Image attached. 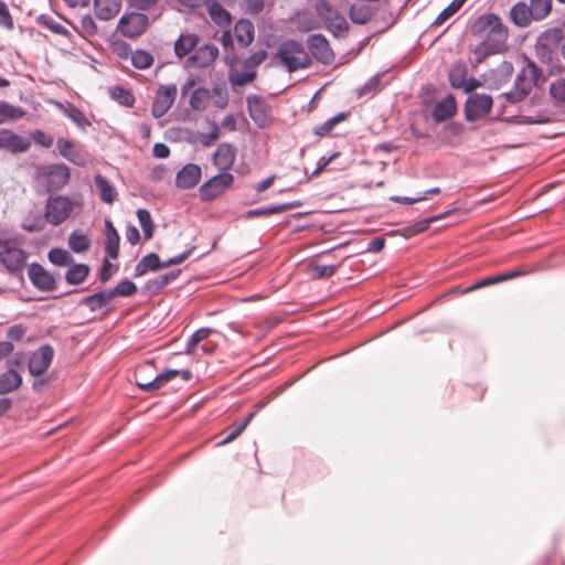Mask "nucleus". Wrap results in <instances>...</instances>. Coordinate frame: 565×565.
Wrapping results in <instances>:
<instances>
[{
    "mask_svg": "<svg viewBox=\"0 0 565 565\" xmlns=\"http://www.w3.org/2000/svg\"><path fill=\"white\" fill-rule=\"evenodd\" d=\"M470 33L480 40L473 49L477 63L507 50L509 31L501 18L494 13L478 17L470 26Z\"/></svg>",
    "mask_w": 565,
    "mask_h": 565,
    "instance_id": "obj_1",
    "label": "nucleus"
},
{
    "mask_svg": "<svg viewBox=\"0 0 565 565\" xmlns=\"http://www.w3.org/2000/svg\"><path fill=\"white\" fill-rule=\"evenodd\" d=\"M275 57L287 68L288 72L307 68L311 63L303 45L292 40L281 43Z\"/></svg>",
    "mask_w": 565,
    "mask_h": 565,
    "instance_id": "obj_2",
    "label": "nucleus"
},
{
    "mask_svg": "<svg viewBox=\"0 0 565 565\" xmlns=\"http://www.w3.org/2000/svg\"><path fill=\"white\" fill-rule=\"evenodd\" d=\"M151 21L148 14L132 10L120 17L116 31L124 38L136 40L146 33Z\"/></svg>",
    "mask_w": 565,
    "mask_h": 565,
    "instance_id": "obj_3",
    "label": "nucleus"
},
{
    "mask_svg": "<svg viewBox=\"0 0 565 565\" xmlns=\"http://www.w3.org/2000/svg\"><path fill=\"white\" fill-rule=\"evenodd\" d=\"M70 178V169L63 163L46 164L38 169V180L47 191H57L64 188Z\"/></svg>",
    "mask_w": 565,
    "mask_h": 565,
    "instance_id": "obj_4",
    "label": "nucleus"
},
{
    "mask_svg": "<svg viewBox=\"0 0 565 565\" xmlns=\"http://www.w3.org/2000/svg\"><path fill=\"white\" fill-rule=\"evenodd\" d=\"M233 32L234 35L231 30H225L221 35L220 41L225 50L233 49V38L242 49H247L255 40V28L248 19L238 20L234 25Z\"/></svg>",
    "mask_w": 565,
    "mask_h": 565,
    "instance_id": "obj_5",
    "label": "nucleus"
},
{
    "mask_svg": "<svg viewBox=\"0 0 565 565\" xmlns=\"http://www.w3.org/2000/svg\"><path fill=\"white\" fill-rule=\"evenodd\" d=\"M317 14L323 20L326 28L334 35L348 31L345 18L327 0H319L316 3Z\"/></svg>",
    "mask_w": 565,
    "mask_h": 565,
    "instance_id": "obj_6",
    "label": "nucleus"
},
{
    "mask_svg": "<svg viewBox=\"0 0 565 565\" xmlns=\"http://www.w3.org/2000/svg\"><path fill=\"white\" fill-rule=\"evenodd\" d=\"M194 248H190L189 250L172 257L166 262H161L159 256L154 253L148 254L143 256L135 267V276L140 277L147 274L148 271H156L161 268H166L172 265H179L183 263L185 259L190 257Z\"/></svg>",
    "mask_w": 565,
    "mask_h": 565,
    "instance_id": "obj_7",
    "label": "nucleus"
},
{
    "mask_svg": "<svg viewBox=\"0 0 565 565\" xmlns=\"http://www.w3.org/2000/svg\"><path fill=\"white\" fill-rule=\"evenodd\" d=\"M73 211V202L63 195L49 199L45 206V218L53 225L63 223Z\"/></svg>",
    "mask_w": 565,
    "mask_h": 565,
    "instance_id": "obj_8",
    "label": "nucleus"
},
{
    "mask_svg": "<svg viewBox=\"0 0 565 565\" xmlns=\"http://www.w3.org/2000/svg\"><path fill=\"white\" fill-rule=\"evenodd\" d=\"M234 182L233 174L223 172L214 175L205 183H203L199 190L200 198L202 201L207 202L221 195L227 189L232 186Z\"/></svg>",
    "mask_w": 565,
    "mask_h": 565,
    "instance_id": "obj_9",
    "label": "nucleus"
},
{
    "mask_svg": "<svg viewBox=\"0 0 565 565\" xmlns=\"http://www.w3.org/2000/svg\"><path fill=\"white\" fill-rule=\"evenodd\" d=\"M493 105L492 97L486 94L470 95L465 105V116L468 121H476L487 116Z\"/></svg>",
    "mask_w": 565,
    "mask_h": 565,
    "instance_id": "obj_10",
    "label": "nucleus"
},
{
    "mask_svg": "<svg viewBox=\"0 0 565 565\" xmlns=\"http://www.w3.org/2000/svg\"><path fill=\"white\" fill-rule=\"evenodd\" d=\"M214 96L220 97L215 102V105L223 108L226 105V97L222 96V89L220 87H214L212 90L205 87L196 88L190 97V106L196 111H203L209 107Z\"/></svg>",
    "mask_w": 565,
    "mask_h": 565,
    "instance_id": "obj_11",
    "label": "nucleus"
},
{
    "mask_svg": "<svg viewBox=\"0 0 565 565\" xmlns=\"http://www.w3.org/2000/svg\"><path fill=\"white\" fill-rule=\"evenodd\" d=\"M178 88L175 85H161L156 92L151 107V114L154 118H161L172 107Z\"/></svg>",
    "mask_w": 565,
    "mask_h": 565,
    "instance_id": "obj_12",
    "label": "nucleus"
},
{
    "mask_svg": "<svg viewBox=\"0 0 565 565\" xmlns=\"http://www.w3.org/2000/svg\"><path fill=\"white\" fill-rule=\"evenodd\" d=\"M307 46L311 55L320 63L329 65L335 60L329 41L322 34H312L307 40Z\"/></svg>",
    "mask_w": 565,
    "mask_h": 565,
    "instance_id": "obj_13",
    "label": "nucleus"
},
{
    "mask_svg": "<svg viewBox=\"0 0 565 565\" xmlns=\"http://www.w3.org/2000/svg\"><path fill=\"white\" fill-rule=\"evenodd\" d=\"M54 358V349L49 345H42L38 352V393L45 385L56 381L55 373L45 374Z\"/></svg>",
    "mask_w": 565,
    "mask_h": 565,
    "instance_id": "obj_14",
    "label": "nucleus"
},
{
    "mask_svg": "<svg viewBox=\"0 0 565 565\" xmlns=\"http://www.w3.org/2000/svg\"><path fill=\"white\" fill-rule=\"evenodd\" d=\"M217 57V46L209 43L196 49L194 53L188 57L186 65L193 68H205L211 66Z\"/></svg>",
    "mask_w": 565,
    "mask_h": 565,
    "instance_id": "obj_15",
    "label": "nucleus"
},
{
    "mask_svg": "<svg viewBox=\"0 0 565 565\" xmlns=\"http://www.w3.org/2000/svg\"><path fill=\"white\" fill-rule=\"evenodd\" d=\"M31 145L30 139L8 129H0V150L15 154L29 150Z\"/></svg>",
    "mask_w": 565,
    "mask_h": 565,
    "instance_id": "obj_16",
    "label": "nucleus"
},
{
    "mask_svg": "<svg viewBox=\"0 0 565 565\" xmlns=\"http://www.w3.org/2000/svg\"><path fill=\"white\" fill-rule=\"evenodd\" d=\"M247 107L250 118L254 122L264 128L270 122V108L265 100L258 96L247 98Z\"/></svg>",
    "mask_w": 565,
    "mask_h": 565,
    "instance_id": "obj_17",
    "label": "nucleus"
},
{
    "mask_svg": "<svg viewBox=\"0 0 565 565\" xmlns=\"http://www.w3.org/2000/svg\"><path fill=\"white\" fill-rule=\"evenodd\" d=\"M202 171L200 166L194 163L185 164L175 177V185L180 189H192L201 180Z\"/></svg>",
    "mask_w": 565,
    "mask_h": 565,
    "instance_id": "obj_18",
    "label": "nucleus"
},
{
    "mask_svg": "<svg viewBox=\"0 0 565 565\" xmlns=\"http://www.w3.org/2000/svg\"><path fill=\"white\" fill-rule=\"evenodd\" d=\"M562 31L552 29L544 32L537 40L536 51L543 57L551 60V54L558 46L562 41Z\"/></svg>",
    "mask_w": 565,
    "mask_h": 565,
    "instance_id": "obj_19",
    "label": "nucleus"
},
{
    "mask_svg": "<svg viewBox=\"0 0 565 565\" xmlns=\"http://www.w3.org/2000/svg\"><path fill=\"white\" fill-rule=\"evenodd\" d=\"M236 149L230 143H221L213 154V162L217 169L226 172L235 161Z\"/></svg>",
    "mask_w": 565,
    "mask_h": 565,
    "instance_id": "obj_20",
    "label": "nucleus"
},
{
    "mask_svg": "<svg viewBox=\"0 0 565 565\" xmlns=\"http://www.w3.org/2000/svg\"><path fill=\"white\" fill-rule=\"evenodd\" d=\"M128 7L137 12L148 14L152 21L159 19L163 12L160 0H128Z\"/></svg>",
    "mask_w": 565,
    "mask_h": 565,
    "instance_id": "obj_21",
    "label": "nucleus"
},
{
    "mask_svg": "<svg viewBox=\"0 0 565 565\" xmlns=\"http://www.w3.org/2000/svg\"><path fill=\"white\" fill-rule=\"evenodd\" d=\"M26 260L25 253L20 248L6 247L0 253V262L11 271L21 269Z\"/></svg>",
    "mask_w": 565,
    "mask_h": 565,
    "instance_id": "obj_22",
    "label": "nucleus"
},
{
    "mask_svg": "<svg viewBox=\"0 0 565 565\" xmlns=\"http://www.w3.org/2000/svg\"><path fill=\"white\" fill-rule=\"evenodd\" d=\"M121 9V0H94L95 14L99 20L114 19Z\"/></svg>",
    "mask_w": 565,
    "mask_h": 565,
    "instance_id": "obj_23",
    "label": "nucleus"
},
{
    "mask_svg": "<svg viewBox=\"0 0 565 565\" xmlns=\"http://www.w3.org/2000/svg\"><path fill=\"white\" fill-rule=\"evenodd\" d=\"M456 111V99L451 94H449L436 104L433 111V118L436 122H441L451 118Z\"/></svg>",
    "mask_w": 565,
    "mask_h": 565,
    "instance_id": "obj_24",
    "label": "nucleus"
},
{
    "mask_svg": "<svg viewBox=\"0 0 565 565\" xmlns=\"http://www.w3.org/2000/svg\"><path fill=\"white\" fill-rule=\"evenodd\" d=\"M178 370H169L157 375L152 381H147V379H143L142 381H137V385L146 392L157 391L168 382L175 379L178 376Z\"/></svg>",
    "mask_w": 565,
    "mask_h": 565,
    "instance_id": "obj_25",
    "label": "nucleus"
},
{
    "mask_svg": "<svg viewBox=\"0 0 565 565\" xmlns=\"http://www.w3.org/2000/svg\"><path fill=\"white\" fill-rule=\"evenodd\" d=\"M523 275H525L524 270L516 269V270H511V271L500 274L497 276L487 277V278L476 282L475 285L470 286L469 288H467L466 292H470V291H473V290H477V289H480V288H483V287H487L490 285L503 282V281H507V280H510V279H513V278H516V277H520Z\"/></svg>",
    "mask_w": 565,
    "mask_h": 565,
    "instance_id": "obj_26",
    "label": "nucleus"
},
{
    "mask_svg": "<svg viewBox=\"0 0 565 565\" xmlns=\"http://www.w3.org/2000/svg\"><path fill=\"white\" fill-rule=\"evenodd\" d=\"M120 237L110 221H106V253L108 258L116 259L119 255Z\"/></svg>",
    "mask_w": 565,
    "mask_h": 565,
    "instance_id": "obj_27",
    "label": "nucleus"
},
{
    "mask_svg": "<svg viewBox=\"0 0 565 565\" xmlns=\"http://www.w3.org/2000/svg\"><path fill=\"white\" fill-rule=\"evenodd\" d=\"M526 72H530L534 76L536 74V68L533 64H530L527 70H523L521 74L518 75L516 86H520L521 90L508 94V98L513 103L523 98L533 85V79H525Z\"/></svg>",
    "mask_w": 565,
    "mask_h": 565,
    "instance_id": "obj_28",
    "label": "nucleus"
},
{
    "mask_svg": "<svg viewBox=\"0 0 565 565\" xmlns=\"http://www.w3.org/2000/svg\"><path fill=\"white\" fill-rule=\"evenodd\" d=\"M95 184L99 192L100 200L111 204L117 200L118 193L113 184L102 174L95 175Z\"/></svg>",
    "mask_w": 565,
    "mask_h": 565,
    "instance_id": "obj_29",
    "label": "nucleus"
},
{
    "mask_svg": "<svg viewBox=\"0 0 565 565\" xmlns=\"http://www.w3.org/2000/svg\"><path fill=\"white\" fill-rule=\"evenodd\" d=\"M510 17L519 26H526L532 20H534L530 6L524 2H518L514 4L511 8Z\"/></svg>",
    "mask_w": 565,
    "mask_h": 565,
    "instance_id": "obj_30",
    "label": "nucleus"
},
{
    "mask_svg": "<svg viewBox=\"0 0 565 565\" xmlns=\"http://www.w3.org/2000/svg\"><path fill=\"white\" fill-rule=\"evenodd\" d=\"M114 299V294L108 289L84 298L82 303L87 306L92 311H97L110 303Z\"/></svg>",
    "mask_w": 565,
    "mask_h": 565,
    "instance_id": "obj_31",
    "label": "nucleus"
},
{
    "mask_svg": "<svg viewBox=\"0 0 565 565\" xmlns=\"http://www.w3.org/2000/svg\"><path fill=\"white\" fill-rule=\"evenodd\" d=\"M212 21L220 26H228L232 21L231 13L218 2L212 1L207 7Z\"/></svg>",
    "mask_w": 565,
    "mask_h": 565,
    "instance_id": "obj_32",
    "label": "nucleus"
},
{
    "mask_svg": "<svg viewBox=\"0 0 565 565\" xmlns=\"http://www.w3.org/2000/svg\"><path fill=\"white\" fill-rule=\"evenodd\" d=\"M56 146L62 157L73 163L82 164L81 156L74 141L60 138L56 141Z\"/></svg>",
    "mask_w": 565,
    "mask_h": 565,
    "instance_id": "obj_33",
    "label": "nucleus"
},
{
    "mask_svg": "<svg viewBox=\"0 0 565 565\" xmlns=\"http://www.w3.org/2000/svg\"><path fill=\"white\" fill-rule=\"evenodd\" d=\"M198 42L199 38L195 34H181L174 44V52L179 57H184L196 46Z\"/></svg>",
    "mask_w": 565,
    "mask_h": 565,
    "instance_id": "obj_34",
    "label": "nucleus"
},
{
    "mask_svg": "<svg viewBox=\"0 0 565 565\" xmlns=\"http://www.w3.org/2000/svg\"><path fill=\"white\" fill-rule=\"evenodd\" d=\"M22 383L21 375L9 370L0 375V394H7L18 388Z\"/></svg>",
    "mask_w": 565,
    "mask_h": 565,
    "instance_id": "obj_35",
    "label": "nucleus"
},
{
    "mask_svg": "<svg viewBox=\"0 0 565 565\" xmlns=\"http://www.w3.org/2000/svg\"><path fill=\"white\" fill-rule=\"evenodd\" d=\"M214 332L211 328H201L195 331L186 343L185 353L189 355L196 354L199 345L206 341Z\"/></svg>",
    "mask_w": 565,
    "mask_h": 565,
    "instance_id": "obj_36",
    "label": "nucleus"
},
{
    "mask_svg": "<svg viewBox=\"0 0 565 565\" xmlns=\"http://www.w3.org/2000/svg\"><path fill=\"white\" fill-rule=\"evenodd\" d=\"M300 205H301V203L299 201H296V202L274 205V206H270V207L250 210V211L247 212V216L248 217L268 216V215H271V214H277V213H281V212H286V211L299 207Z\"/></svg>",
    "mask_w": 565,
    "mask_h": 565,
    "instance_id": "obj_37",
    "label": "nucleus"
},
{
    "mask_svg": "<svg viewBox=\"0 0 565 565\" xmlns=\"http://www.w3.org/2000/svg\"><path fill=\"white\" fill-rule=\"evenodd\" d=\"M89 274V267L85 264H75L70 267L65 274V279L70 285L82 284Z\"/></svg>",
    "mask_w": 565,
    "mask_h": 565,
    "instance_id": "obj_38",
    "label": "nucleus"
},
{
    "mask_svg": "<svg viewBox=\"0 0 565 565\" xmlns=\"http://www.w3.org/2000/svg\"><path fill=\"white\" fill-rule=\"evenodd\" d=\"M253 416L254 414L250 413L243 423L233 424L232 426L226 428L223 431V434H225V437L218 443V445H227L234 441L245 430V428L252 420Z\"/></svg>",
    "mask_w": 565,
    "mask_h": 565,
    "instance_id": "obj_39",
    "label": "nucleus"
},
{
    "mask_svg": "<svg viewBox=\"0 0 565 565\" xmlns=\"http://www.w3.org/2000/svg\"><path fill=\"white\" fill-rule=\"evenodd\" d=\"M68 246L75 253H84L89 248V239L82 231H74L68 237Z\"/></svg>",
    "mask_w": 565,
    "mask_h": 565,
    "instance_id": "obj_40",
    "label": "nucleus"
},
{
    "mask_svg": "<svg viewBox=\"0 0 565 565\" xmlns=\"http://www.w3.org/2000/svg\"><path fill=\"white\" fill-rule=\"evenodd\" d=\"M467 66L465 63H456L449 72V82L452 87L460 88L466 84Z\"/></svg>",
    "mask_w": 565,
    "mask_h": 565,
    "instance_id": "obj_41",
    "label": "nucleus"
},
{
    "mask_svg": "<svg viewBox=\"0 0 565 565\" xmlns=\"http://www.w3.org/2000/svg\"><path fill=\"white\" fill-rule=\"evenodd\" d=\"M350 18L354 23L365 24L372 18V10L366 4L352 6L350 9Z\"/></svg>",
    "mask_w": 565,
    "mask_h": 565,
    "instance_id": "obj_42",
    "label": "nucleus"
},
{
    "mask_svg": "<svg viewBox=\"0 0 565 565\" xmlns=\"http://www.w3.org/2000/svg\"><path fill=\"white\" fill-rule=\"evenodd\" d=\"M348 117V114L347 113H340L338 115H335L334 117L328 119L326 122H323L321 126H318L315 128V135L316 136H319V137H324L327 135H329L333 129L334 127L344 121Z\"/></svg>",
    "mask_w": 565,
    "mask_h": 565,
    "instance_id": "obj_43",
    "label": "nucleus"
},
{
    "mask_svg": "<svg viewBox=\"0 0 565 565\" xmlns=\"http://www.w3.org/2000/svg\"><path fill=\"white\" fill-rule=\"evenodd\" d=\"M109 93L110 96L122 106L131 107L135 103V96L132 93L121 86L110 88Z\"/></svg>",
    "mask_w": 565,
    "mask_h": 565,
    "instance_id": "obj_44",
    "label": "nucleus"
},
{
    "mask_svg": "<svg viewBox=\"0 0 565 565\" xmlns=\"http://www.w3.org/2000/svg\"><path fill=\"white\" fill-rule=\"evenodd\" d=\"M23 114L24 113L21 110V108L15 107L7 102H0V124L21 118Z\"/></svg>",
    "mask_w": 565,
    "mask_h": 565,
    "instance_id": "obj_45",
    "label": "nucleus"
},
{
    "mask_svg": "<svg viewBox=\"0 0 565 565\" xmlns=\"http://www.w3.org/2000/svg\"><path fill=\"white\" fill-rule=\"evenodd\" d=\"M530 8L534 20L544 19L552 9V0H531Z\"/></svg>",
    "mask_w": 565,
    "mask_h": 565,
    "instance_id": "obj_46",
    "label": "nucleus"
},
{
    "mask_svg": "<svg viewBox=\"0 0 565 565\" xmlns=\"http://www.w3.org/2000/svg\"><path fill=\"white\" fill-rule=\"evenodd\" d=\"M153 56L143 50H137L132 53L131 63L136 68L147 70L153 64Z\"/></svg>",
    "mask_w": 565,
    "mask_h": 565,
    "instance_id": "obj_47",
    "label": "nucleus"
},
{
    "mask_svg": "<svg viewBox=\"0 0 565 565\" xmlns=\"http://www.w3.org/2000/svg\"><path fill=\"white\" fill-rule=\"evenodd\" d=\"M338 265L312 264L309 267L310 276L317 279L329 278L338 270Z\"/></svg>",
    "mask_w": 565,
    "mask_h": 565,
    "instance_id": "obj_48",
    "label": "nucleus"
},
{
    "mask_svg": "<svg viewBox=\"0 0 565 565\" xmlns=\"http://www.w3.org/2000/svg\"><path fill=\"white\" fill-rule=\"evenodd\" d=\"M137 217L140 226L142 227L146 238H151L153 235V222L149 211L145 209H139L137 211Z\"/></svg>",
    "mask_w": 565,
    "mask_h": 565,
    "instance_id": "obj_49",
    "label": "nucleus"
},
{
    "mask_svg": "<svg viewBox=\"0 0 565 565\" xmlns=\"http://www.w3.org/2000/svg\"><path fill=\"white\" fill-rule=\"evenodd\" d=\"M257 73L255 71L238 72L234 71L230 75V82L235 86H244L252 83L256 78Z\"/></svg>",
    "mask_w": 565,
    "mask_h": 565,
    "instance_id": "obj_50",
    "label": "nucleus"
},
{
    "mask_svg": "<svg viewBox=\"0 0 565 565\" xmlns=\"http://www.w3.org/2000/svg\"><path fill=\"white\" fill-rule=\"evenodd\" d=\"M550 94L558 104H565V77L553 81L550 85Z\"/></svg>",
    "mask_w": 565,
    "mask_h": 565,
    "instance_id": "obj_51",
    "label": "nucleus"
},
{
    "mask_svg": "<svg viewBox=\"0 0 565 565\" xmlns=\"http://www.w3.org/2000/svg\"><path fill=\"white\" fill-rule=\"evenodd\" d=\"M114 298L117 296L130 297L137 292V286L131 280L125 279L117 284L114 289H110Z\"/></svg>",
    "mask_w": 565,
    "mask_h": 565,
    "instance_id": "obj_52",
    "label": "nucleus"
},
{
    "mask_svg": "<svg viewBox=\"0 0 565 565\" xmlns=\"http://www.w3.org/2000/svg\"><path fill=\"white\" fill-rule=\"evenodd\" d=\"M55 288L54 277L46 273L43 267L38 265V289L53 290Z\"/></svg>",
    "mask_w": 565,
    "mask_h": 565,
    "instance_id": "obj_53",
    "label": "nucleus"
},
{
    "mask_svg": "<svg viewBox=\"0 0 565 565\" xmlns=\"http://www.w3.org/2000/svg\"><path fill=\"white\" fill-rule=\"evenodd\" d=\"M467 0H454L447 8H445L435 20V24H443L450 17H452Z\"/></svg>",
    "mask_w": 565,
    "mask_h": 565,
    "instance_id": "obj_54",
    "label": "nucleus"
},
{
    "mask_svg": "<svg viewBox=\"0 0 565 565\" xmlns=\"http://www.w3.org/2000/svg\"><path fill=\"white\" fill-rule=\"evenodd\" d=\"M180 274V270L177 271H170L164 275H160L157 278L150 280L148 282V287L153 290H159L173 281Z\"/></svg>",
    "mask_w": 565,
    "mask_h": 565,
    "instance_id": "obj_55",
    "label": "nucleus"
},
{
    "mask_svg": "<svg viewBox=\"0 0 565 565\" xmlns=\"http://www.w3.org/2000/svg\"><path fill=\"white\" fill-rule=\"evenodd\" d=\"M49 259L57 266H66L71 263L72 256L71 254L61 248H54L49 253Z\"/></svg>",
    "mask_w": 565,
    "mask_h": 565,
    "instance_id": "obj_56",
    "label": "nucleus"
},
{
    "mask_svg": "<svg viewBox=\"0 0 565 565\" xmlns=\"http://www.w3.org/2000/svg\"><path fill=\"white\" fill-rule=\"evenodd\" d=\"M64 113L70 119H72L77 126L82 128L90 125L89 120L86 118L83 111L74 106L64 108Z\"/></svg>",
    "mask_w": 565,
    "mask_h": 565,
    "instance_id": "obj_57",
    "label": "nucleus"
},
{
    "mask_svg": "<svg viewBox=\"0 0 565 565\" xmlns=\"http://www.w3.org/2000/svg\"><path fill=\"white\" fill-rule=\"evenodd\" d=\"M268 54L265 50H260L249 57L245 58L242 62V66L246 70L254 71L258 65H260L266 58Z\"/></svg>",
    "mask_w": 565,
    "mask_h": 565,
    "instance_id": "obj_58",
    "label": "nucleus"
},
{
    "mask_svg": "<svg viewBox=\"0 0 565 565\" xmlns=\"http://www.w3.org/2000/svg\"><path fill=\"white\" fill-rule=\"evenodd\" d=\"M220 137V129L216 125H213L212 130L209 134H201L199 141L204 147H211Z\"/></svg>",
    "mask_w": 565,
    "mask_h": 565,
    "instance_id": "obj_59",
    "label": "nucleus"
},
{
    "mask_svg": "<svg viewBox=\"0 0 565 565\" xmlns=\"http://www.w3.org/2000/svg\"><path fill=\"white\" fill-rule=\"evenodd\" d=\"M0 26L8 30L13 29V20L7 4L0 0Z\"/></svg>",
    "mask_w": 565,
    "mask_h": 565,
    "instance_id": "obj_60",
    "label": "nucleus"
},
{
    "mask_svg": "<svg viewBox=\"0 0 565 565\" xmlns=\"http://www.w3.org/2000/svg\"><path fill=\"white\" fill-rule=\"evenodd\" d=\"M79 24H81L82 30L88 35L96 34L98 31L93 17L89 14L82 17Z\"/></svg>",
    "mask_w": 565,
    "mask_h": 565,
    "instance_id": "obj_61",
    "label": "nucleus"
},
{
    "mask_svg": "<svg viewBox=\"0 0 565 565\" xmlns=\"http://www.w3.org/2000/svg\"><path fill=\"white\" fill-rule=\"evenodd\" d=\"M242 7L246 12L257 14L264 8V0H242Z\"/></svg>",
    "mask_w": 565,
    "mask_h": 565,
    "instance_id": "obj_62",
    "label": "nucleus"
},
{
    "mask_svg": "<svg viewBox=\"0 0 565 565\" xmlns=\"http://www.w3.org/2000/svg\"><path fill=\"white\" fill-rule=\"evenodd\" d=\"M448 213H444V214H440L438 216H434V217H430V218H427V220H424V221H419L417 223H415L412 228H413V233L417 234V233H422L424 231H426L428 227H429V224L431 222H435V221H438V220H441L444 218Z\"/></svg>",
    "mask_w": 565,
    "mask_h": 565,
    "instance_id": "obj_63",
    "label": "nucleus"
},
{
    "mask_svg": "<svg viewBox=\"0 0 565 565\" xmlns=\"http://www.w3.org/2000/svg\"><path fill=\"white\" fill-rule=\"evenodd\" d=\"M152 153L156 158L164 159L170 154V149L167 145L158 142L153 146Z\"/></svg>",
    "mask_w": 565,
    "mask_h": 565,
    "instance_id": "obj_64",
    "label": "nucleus"
}]
</instances>
